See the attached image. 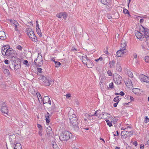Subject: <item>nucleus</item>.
Wrapping results in <instances>:
<instances>
[{"instance_id":"nucleus-26","label":"nucleus","mask_w":149,"mask_h":149,"mask_svg":"<svg viewBox=\"0 0 149 149\" xmlns=\"http://www.w3.org/2000/svg\"><path fill=\"white\" fill-rule=\"evenodd\" d=\"M126 47V44L125 42H124L123 43L122 42L121 44V49L125 51V50Z\"/></svg>"},{"instance_id":"nucleus-9","label":"nucleus","mask_w":149,"mask_h":149,"mask_svg":"<svg viewBox=\"0 0 149 149\" xmlns=\"http://www.w3.org/2000/svg\"><path fill=\"white\" fill-rule=\"evenodd\" d=\"M108 118H109L110 116V115L106 112H102V113L100 114L98 116L99 118L102 119H107V117Z\"/></svg>"},{"instance_id":"nucleus-23","label":"nucleus","mask_w":149,"mask_h":149,"mask_svg":"<svg viewBox=\"0 0 149 149\" xmlns=\"http://www.w3.org/2000/svg\"><path fill=\"white\" fill-rule=\"evenodd\" d=\"M8 47H6V46H4L2 47L1 49V53L3 55L5 56V53L7 52L6 50L8 49Z\"/></svg>"},{"instance_id":"nucleus-55","label":"nucleus","mask_w":149,"mask_h":149,"mask_svg":"<svg viewBox=\"0 0 149 149\" xmlns=\"http://www.w3.org/2000/svg\"><path fill=\"white\" fill-rule=\"evenodd\" d=\"M74 50L77 51V49L74 47H72L71 49V51H74Z\"/></svg>"},{"instance_id":"nucleus-3","label":"nucleus","mask_w":149,"mask_h":149,"mask_svg":"<svg viewBox=\"0 0 149 149\" xmlns=\"http://www.w3.org/2000/svg\"><path fill=\"white\" fill-rule=\"evenodd\" d=\"M83 63L86 64L88 68H91L93 66V63L92 61L88 58L86 56H83L82 57Z\"/></svg>"},{"instance_id":"nucleus-34","label":"nucleus","mask_w":149,"mask_h":149,"mask_svg":"<svg viewBox=\"0 0 149 149\" xmlns=\"http://www.w3.org/2000/svg\"><path fill=\"white\" fill-rule=\"evenodd\" d=\"M120 99L119 98V96H117L115 97L113 99V101L114 102H119V100Z\"/></svg>"},{"instance_id":"nucleus-56","label":"nucleus","mask_w":149,"mask_h":149,"mask_svg":"<svg viewBox=\"0 0 149 149\" xmlns=\"http://www.w3.org/2000/svg\"><path fill=\"white\" fill-rule=\"evenodd\" d=\"M130 96L129 95H125V98L127 99H129Z\"/></svg>"},{"instance_id":"nucleus-54","label":"nucleus","mask_w":149,"mask_h":149,"mask_svg":"<svg viewBox=\"0 0 149 149\" xmlns=\"http://www.w3.org/2000/svg\"><path fill=\"white\" fill-rule=\"evenodd\" d=\"M119 95H121V96H123V95H124L125 93L123 91H121L119 93Z\"/></svg>"},{"instance_id":"nucleus-6","label":"nucleus","mask_w":149,"mask_h":149,"mask_svg":"<svg viewBox=\"0 0 149 149\" xmlns=\"http://www.w3.org/2000/svg\"><path fill=\"white\" fill-rule=\"evenodd\" d=\"M122 80V77L119 74H116L113 76V81L114 82L117 84H121Z\"/></svg>"},{"instance_id":"nucleus-29","label":"nucleus","mask_w":149,"mask_h":149,"mask_svg":"<svg viewBox=\"0 0 149 149\" xmlns=\"http://www.w3.org/2000/svg\"><path fill=\"white\" fill-rule=\"evenodd\" d=\"M43 82L46 86H49L50 85V82L47 78L43 81Z\"/></svg>"},{"instance_id":"nucleus-13","label":"nucleus","mask_w":149,"mask_h":149,"mask_svg":"<svg viewBox=\"0 0 149 149\" xmlns=\"http://www.w3.org/2000/svg\"><path fill=\"white\" fill-rule=\"evenodd\" d=\"M10 141L11 142V143L13 146H14V149H22V146L19 143L15 142L13 144V143H12V141L10 140Z\"/></svg>"},{"instance_id":"nucleus-7","label":"nucleus","mask_w":149,"mask_h":149,"mask_svg":"<svg viewBox=\"0 0 149 149\" xmlns=\"http://www.w3.org/2000/svg\"><path fill=\"white\" fill-rule=\"evenodd\" d=\"M140 32L144 33V37L147 38L149 37V30L147 28H145L143 26H142L140 28Z\"/></svg>"},{"instance_id":"nucleus-33","label":"nucleus","mask_w":149,"mask_h":149,"mask_svg":"<svg viewBox=\"0 0 149 149\" xmlns=\"http://www.w3.org/2000/svg\"><path fill=\"white\" fill-rule=\"evenodd\" d=\"M36 32L40 37H41L42 36V33L41 32V30L40 28H38V29H36Z\"/></svg>"},{"instance_id":"nucleus-20","label":"nucleus","mask_w":149,"mask_h":149,"mask_svg":"<svg viewBox=\"0 0 149 149\" xmlns=\"http://www.w3.org/2000/svg\"><path fill=\"white\" fill-rule=\"evenodd\" d=\"M46 132L47 135L49 136H50L52 135V128L49 126V128H47Z\"/></svg>"},{"instance_id":"nucleus-48","label":"nucleus","mask_w":149,"mask_h":149,"mask_svg":"<svg viewBox=\"0 0 149 149\" xmlns=\"http://www.w3.org/2000/svg\"><path fill=\"white\" fill-rule=\"evenodd\" d=\"M107 73L109 76H111L112 75L111 72L110 70H108L107 72Z\"/></svg>"},{"instance_id":"nucleus-27","label":"nucleus","mask_w":149,"mask_h":149,"mask_svg":"<svg viewBox=\"0 0 149 149\" xmlns=\"http://www.w3.org/2000/svg\"><path fill=\"white\" fill-rule=\"evenodd\" d=\"M26 32L28 35L31 34L34 32L33 30L30 28H29L26 29Z\"/></svg>"},{"instance_id":"nucleus-2","label":"nucleus","mask_w":149,"mask_h":149,"mask_svg":"<svg viewBox=\"0 0 149 149\" xmlns=\"http://www.w3.org/2000/svg\"><path fill=\"white\" fill-rule=\"evenodd\" d=\"M72 136V134L68 131H65L61 134L59 136L60 140L61 141H67Z\"/></svg>"},{"instance_id":"nucleus-1","label":"nucleus","mask_w":149,"mask_h":149,"mask_svg":"<svg viewBox=\"0 0 149 149\" xmlns=\"http://www.w3.org/2000/svg\"><path fill=\"white\" fill-rule=\"evenodd\" d=\"M70 121L72 127L76 129L77 130L79 128L78 126V119L76 115L74 114L70 115Z\"/></svg>"},{"instance_id":"nucleus-64","label":"nucleus","mask_w":149,"mask_h":149,"mask_svg":"<svg viewBox=\"0 0 149 149\" xmlns=\"http://www.w3.org/2000/svg\"><path fill=\"white\" fill-rule=\"evenodd\" d=\"M133 144L136 146L137 144V142L136 141H135L133 143Z\"/></svg>"},{"instance_id":"nucleus-10","label":"nucleus","mask_w":149,"mask_h":149,"mask_svg":"<svg viewBox=\"0 0 149 149\" xmlns=\"http://www.w3.org/2000/svg\"><path fill=\"white\" fill-rule=\"evenodd\" d=\"M34 62L36 65L37 66H41L42 64V60L40 59L39 56L34 60Z\"/></svg>"},{"instance_id":"nucleus-14","label":"nucleus","mask_w":149,"mask_h":149,"mask_svg":"<svg viewBox=\"0 0 149 149\" xmlns=\"http://www.w3.org/2000/svg\"><path fill=\"white\" fill-rule=\"evenodd\" d=\"M42 103L43 104L49 103V104H50L51 102L49 97L48 96H45L43 100Z\"/></svg>"},{"instance_id":"nucleus-4","label":"nucleus","mask_w":149,"mask_h":149,"mask_svg":"<svg viewBox=\"0 0 149 149\" xmlns=\"http://www.w3.org/2000/svg\"><path fill=\"white\" fill-rule=\"evenodd\" d=\"M7 50V52L5 53V56L13 57L17 55L16 52L12 48H8Z\"/></svg>"},{"instance_id":"nucleus-32","label":"nucleus","mask_w":149,"mask_h":149,"mask_svg":"<svg viewBox=\"0 0 149 149\" xmlns=\"http://www.w3.org/2000/svg\"><path fill=\"white\" fill-rule=\"evenodd\" d=\"M123 12L124 14H128L129 16H131V15L130 14L129 12L127 9L124 8H123Z\"/></svg>"},{"instance_id":"nucleus-16","label":"nucleus","mask_w":149,"mask_h":149,"mask_svg":"<svg viewBox=\"0 0 149 149\" xmlns=\"http://www.w3.org/2000/svg\"><path fill=\"white\" fill-rule=\"evenodd\" d=\"M31 40L34 42H36L37 41V38L35 35L34 33L28 35Z\"/></svg>"},{"instance_id":"nucleus-30","label":"nucleus","mask_w":149,"mask_h":149,"mask_svg":"<svg viewBox=\"0 0 149 149\" xmlns=\"http://www.w3.org/2000/svg\"><path fill=\"white\" fill-rule=\"evenodd\" d=\"M47 115L45 116L46 122L47 123H49L50 122L49 113L48 112H47Z\"/></svg>"},{"instance_id":"nucleus-43","label":"nucleus","mask_w":149,"mask_h":149,"mask_svg":"<svg viewBox=\"0 0 149 149\" xmlns=\"http://www.w3.org/2000/svg\"><path fill=\"white\" fill-rule=\"evenodd\" d=\"M109 87L111 89H113L114 88L113 84V82L109 84Z\"/></svg>"},{"instance_id":"nucleus-61","label":"nucleus","mask_w":149,"mask_h":149,"mask_svg":"<svg viewBox=\"0 0 149 149\" xmlns=\"http://www.w3.org/2000/svg\"><path fill=\"white\" fill-rule=\"evenodd\" d=\"M140 148L141 149H143L144 148V145L142 144L140 145Z\"/></svg>"},{"instance_id":"nucleus-25","label":"nucleus","mask_w":149,"mask_h":149,"mask_svg":"<svg viewBox=\"0 0 149 149\" xmlns=\"http://www.w3.org/2000/svg\"><path fill=\"white\" fill-rule=\"evenodd\" d=\"M132 92L137 95L139 94V92H140L139 89L137 88H133L132 90Z\"/></svg>"},{"instance_id":"nucleus-59","label":"nucleus","mask_w":149,"mask_h":149,"mask_svg":"<svg viewBox=\"0 0 149 149\" xmlns=\"http://www.w3.org/2000/svg\"><path fill=\"white\" fill-rule=\"evenodd\" d=\"M28 63V61L26 60H25L24 61V64H26Z\"/></svg>"},{"instance_id":"nucleus-53","label":"nucleus","mask_w":149,"mask_h":149,"mask_svg":"<svg viewBox=\"0 0 149 149\" xmlns=\"http://www.w3.org/2000/svg\"><path fill=\"white\" fill-rule=\"evenodd\" d=\"M71 96V94L70 93H68L66 95V97L67 98L70 97Z\"/></svg>"},{"instance_id":"nucleus-36","label":"nucleus","mask_w":149,"mask_h":149,"mask_svg":"<svg viewBox=\"0 0 149 149\" xmlns=\"http://www.w3.org/2000/svg\"><path fill=\"white\" fill-rule=\"evenodd\" d=\"M63 13H60L57 14L56 15V17L59 18H61L63 16Z\"/></svg>"},{"instance_id":"nucleus-19","label":"nucleus","mask_w":149,"mask_h":149,"mask_svg":"<svg viewBox=\"0 0 149 149\" xmlns=\"http://www.w3.org/2000/svg\"><path fill=\"white\" fill-rule=\"evenodd\" d=\"M126 126H127V125H126ZM121 130H124L123 131L128 132V131H130V132H132V128L131 127L127 125V127L124 126L122 127L121 128Z\"/></svg>"},{"instance_id":"nucleus-39","label":"nucleus","mask_w":149,"mask_h":149,"mask_svg":"<svg viewBox=\"0 0 149 149\" xmlns=\"http://www.w3.org/2000/svg\"><path fill=\"white\" fill-rule=\"evenodd\" d=\"M55 63L56 65V66L57 67H59L61 64L60 62L58 61H55Z\"/></svg>"},{"instance_id":"nucleus-60","label":"nucleus","mask_w":149,"mask_h":149,"mask_svg":"<svg viewBox=\"0 0 149 149\" xmlns=\"http://www.w3.org/2000/svg\"><path fill=\"white\" fill-rule=\"evenodd\" d=\"M8 62H9V61L7 59H6V60H5V61H4V63L6 64H8Z\"/></svg>"},{"instance_id":"nucleus-44","label":"nucleus","mask_w":149,"mask_h":149,"mask_svg":"<svg viewBox=\"0 0 149 149\" xmlns=\"http://www.w3.org/2000/svg\"><path fill=\"white\" fill-rule=\"evenodd\" d=\"M46 79V78L43 75H42L40 77L39 79L42 81H44Z\"/></svg>"},{"instance_id":"nucleus-28","label":"nucleus","mask_w":149,"mask_h":149,"mask_svg":"<svg viewBox=\"0 0 149 149\" xmlns=\"http://www.w3.org/2000/svg\"><path fill=\"white\" fill-rule=\"evenodd\" d=\"M116 70L118 72H120L122 70V68L119 64H117L116 66Z\"/></svg>"},{"instance_id":"nucleus-38","label":"nucleus","mask_w":149,"mask_h":149,"mask_svg":"<svg viewBox=\"0 0 149 149\" xmlns=\"http://www.w3.org/2000/svg\"><path fill=\"white\" fill-rule=\"evenodd\" d=\"M103 59V58L101 56L99 58L95 60V61L96 62H98L99 61H102Z\"/></svg>"},{"instance_id":"nucleus-62","label":"nucleus","mask_w":149,"mask_h":149,"mask_svg":"<svg viewBox=\"0 0 149 149\" xmlns=\"http://www.w3.org/2000/svg\"><path fill=\"white\" fill-rule=\"evenodd\" d=\"M54 149H57L58 147L57 144L55 145L54 146H52Z\"/></svg>"},{"instance_id":"nucleus-63","label":"nucleus","mask_w":149,"mask_h":149,"mask_svg":"<svg viewBox=\"0 0 149 149\" xmlns=\"http://www.w3.org/2000/svg\"><path fill=\"white\" fill-rule=\"evenodd\" d=\"M130 99L131 101H134V98L132 96H130Z\"/></svg>"},{"instance_id":"nucleus-50","label":"nucleus","mask_w":149,"mask_h":149,"mask_svg":"<svg viewBox=\"0 0 149 149\" xmlns=\"http://www.w3.org/2000/svg\"><path fill=\"white\" fill-rule=\"evenodd\" d=\"M37 71L38 72L40 73H41L42 72V68H38L37 69Z\"/></svg>"},{"instance_id":"nucleus-45","label":"nucleus","mask_w":149,"mask_h":149,"mask_svg":"<svg viewBox=\"0 0 149 149\" xmlns=\"http://www.w3.org/2000/svg\"><path fill=\"white\" fill-rule=\"evenodd\" d=\"M145 60L146 62L148 63L149 60V56H146L145 57Z\"/></svg>"},{"instance_id":"nucleus-37","label":"nucleus","mask_w":149,"mask_h":149,"mask_svg":"<svg viewBox=\"0 0 149 149\" xmlns=\"http://www.w3.org/2000/svg\"><path fill=\"white\" fill-rule=\"evenodd\" d=\"M128 75L129 77L131 78H132L133 76L132 73L130 71L128 72Z\"/></svg>"},{"instance_id":"nucleus-8","label":"nucleus","mask_w":149,"mask_h":149,"mask_svg":"<svg viewBox=\"0 0 149 149\" xmlns=\"http://www.w3.org/2000/svg\"><path fill=\"white\" fill-rule=\"evenodd\" d=\"M133 132L122 131L121 135L122 137L126 138L127 137H130L133 135Z\"/></svg>"},{"instance_id":"nucleus-15","label":"nucleus","mask_w":149,"mask_h":149,"mask_svg":"<svg viewBox=\"0 0 149 149\" xmlns=\"http://www.w3.org/2000/svg\"><path fill=\"white\" fill-rule=\"evenodd\" d=\"M1 111L2 112L8 115V109L7 107L5 105V104H4L3 106H2Z\"/></svg>"},{"instance_id":"nucleus-11","label":"nucleus","mask_w":149,"mask_h":149,"mask_svg":"<svg viewBox=\"0 0 149 149\" xmlns=\"http://www.w3.org/2000/svg\"><path fill=\"white\" fill-rule=\"evenodd\" d=\"M135 35L136 38L141 41H142L144 38V36L141 32L138 31H135Z\"/></svg>"},{"instance_id":"nucleus-22","label":"nucleus","mask_w":149,"mask_h":149,"mask_svg":"<svg viewBox=\"0 0 149 149\" xmlns=\"http://www.w3.org/2000/svg\"><path fill=\"white\" fill-rule=\"evenodd\" d=\"M36 95L40 103V104H42L43 101V100L42 99V97L41 95L38 92L36 93Z\"/></svg>"},{"instance_id":"nucleus-51","label":"nucleus","mask_w":149,"mask_h":149,"mask_svg":"<svg viewBox=\"0 0 149 149\" xmlns=\"http://www.w3.org/2000/svg\"><path fill=\"white\" fill-rule=\"evenodd\" d=\"M94 116L92 115L90 116L89 118H88L89 120H92L94 119Z\"/></svg>"},{"instance_id":"nucleus-49","label":"nucleus","mask_w":149,"mask_h":149,"mask_svg":"<svg viewBox=\"0 0 149 149\" xmlns=\"http://www.w3.org/2000/svg\"><path fill=\"white\" fill-rule=\"evenodd\" d=\"M99 111H99L97 110L95 111V113L93 114H92V115L94 117L95 116H98V115L97 114V113Z\"/></svg>"},{"instance_id":"nucleus-57","label":"nucleus","mask_w":149,"mask_h":149,"mask_svg":"<svg viewBox=\"0 0 149 149\" xmlns=\"http://www.w3.org/2000/svg\"><path fill=\"white\" fill-rule=\"evenodd\" d=\"M52 109L53 110H54L55 109V106L54 104L53 105H52L51 107Z\"/></svg>"},{"instance_id":"nucleus-46","label":"nucleus","mask_w":149,"mask_h":149,"mask_svg":"<svg viewBox=\"0 0 149 149\" xmlns=\"http://www.w3.org/2000/svg\"><path fill=\"white\" fill-rule=\"evenodd\" d=\"M145 119L144 121V122L146 123H147L149 122V118H148L147 116H145Z\"/></svg>"},{"instance_id":"nucleus-42","label":"nucleus","mask_w":149,"mask_h":149,"mask_svg":"<svg viewBox=\"0 0 149 149\" xmlns=\"http://www.w3.org/2000/svg\"><path fill=\"white\" fill-rule=\"evenodd\" d=\"M16 48L17 49L21 51H22V47L20 45H17L16 47Z\"/></svg>"},{"instance_id":"nucleus-35","label":"nucleus","mask_w":149,"mask_h":149,"mask_svg":"<svg viewBox=\"0 0 149 149\" xmlns=\"http://www.w3.org/2000/svg\"><path fill=\"white\" fill-rule=\"evenodd\" d=\"M106 122L107 123V124L110 127H111L112 126V124L110 121L109 120H106Z\"/></svg>"},{"instance_id":"nucleus-58","label":"nucleus","mask_w":149,"mask_h":149,"mask_svg":"<svg viewBox=\"0 0 149 149\" xmlns=\"http://www.w3.org/2000/svg\"><path fill=\"white\" fill-rule=\"evenodd\" d=\"M37 127L40 130H41V129L42 126L40 125L37 124Z\"/></svg>"},{"instance_id":"nucleus-47","label":"nucleus","mask_w":149,"mask_h":149,"mask_svg":"<svg viewBox=\"0 0 149 149\" xmlns=\"http://www.w3.org/2000/svg\"><path fill=\"white\" fill-rule=\"evenodd\" d=\"M63 18L65 19L67 17V14H66L65 13H63Z\"/></svg>"},{"instance_id":"nucleus-18","label":"nucleus","mask_w":149,"mask_h":149,"mask_svg":"<svg viewBox=\"0 0 149 149\" xmlns=\"http://www.w3.org/2000/svg\"><path fill=\"white\" fill-rule=\"evenodd\" d=\"M6 38V37L5 32L2 31H0V39L4 40Z\"/></svg>"},{"instance_id":"nucleus-5","label":"nucleus","mask_w":149,"mask_h":149,"mask_svg":"<svg viewBox=\"0 0 149 149\" xmlns=\"http://www.w3.org/2000/svg\"><path fill=\"white\" fill-rule=\"evenodd\" d=\"M10 22H13L14 24V27L15 31L16 32L17 34H20V27H21V26L16 21L14 20H10Z\"/></svg>"},{"instance_id":"nucleus-12","label":"nucleus","mask_w":149,"mask_h":149,"mask_svg":"<svg viewBox=\"0 0 149 149\" xmlns=\"http://www.w3.org/2000/svg\"><path fill=\"white\" fill-rule=\"evenodd\" d=\"M141 81L146 82L148 83V85H146L147 88H149V78L145 75H143L141 79Z\"/></svg>"},{"instance_id":"nucleus-41","label":"nucleus","mask_w":149,"mask_h":149,"mask_svg":"<svg viewBox=\"0 0 149 149\" xmlns=\"http://www.w3.org/2000/svg\"><path fill=\"white\" fill-rule=\"evenodd\" d=\"M3 72L5 74L8 75L10 74V72L9 70L7 69H5L3 71Z\"/></svg>"},{"instance_id":"nucleus-31","label":"nucleus","mask_w":149,"mask_h":149,"mask_svg":"<svg viewBox=\"0 0 149 149\" xmlns=\"http://www.w3.org/2000/svg\"><path fill=\"white\" fill-rule=\"evenodd\" d=\"M14 68L15 70L18 71L20 68V66L18 64L15 65Z\"/></svg>"},{"instance_id":"nucleus-21","label":"nucleus","mask_w":149,"mask_h":149,"mask_svg":"<svg viewBox=\"0 0 149 149\" xmlns=\"http://www.w3.org/2000/svg\"><path fill=\"white\" fill-rule=\"evenodd\" d=\"M125 83L127 87H130L132 85L131 80L129 79H127L125 81Z\"/></svg>"},{"instance_id":"nucleus-52","label":"nucleus","mask_w":149,"mask_h":149,"mask_svg":"<svg viewBox=\"0 0 149 149\" xmlns=\"http://www.w3.org/2000/svg\"><path fill=\"white\" fill-rule=\"evenodd\" d=\"M40 56V59H41V60H42V56L41 55V53L40 52H38V56Z\"/></svg>"},{"instance_id":"nucleus-17","label":"nucleus","mask_w":149,"mask_h":149,"mask_svg":"<svg viewBox=\"0 0 149 149\" xmlns=\"http://www.w3.org/2000/svg\"><path fill=\"white\" fill-rule=\"evenodd\" d=\"M125 52V50L122 49H120L118 50L116 53V55L118 57H121L122 55Z\"/></svg>"},{"instance_id":"nucleus-24","label":"nucleus","mask_w":149,"mask_h":149,"mask_svg":"<svg viewBox=\"0 0 149 149\" xmlns=\"http://www.w3.org/2000/svg\"><path fill=\"white\" fill-rule=\"evenodd\" d=\"M111 1V0H100L102 3L105 5L109 4Z\"/></svg>"},{"instance_id":"nucleus-40","label":"nucleus","mask_w":149,"mask_h":149,"mask_svg":"<svg viewBox=\"0 0 149 149\" xmlns=\"http://www.w3.org/2000/svg\"><path fill=\"white\" fill-rule=\"evenodd\" d=\"M109 64H110V68H114V64L111 62V61H110L109 62Z\"/></svg>"}]
</instances>
